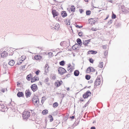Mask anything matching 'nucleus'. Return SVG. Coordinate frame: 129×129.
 Segmentation results:
<instances>
[{
    "instance_id": "obj_1",
    "label": "nucleus",
    "mask_w": 129,
    "mask_h": 129,
    "mask_svg": "<svg viewBox=\"0 0 129 129\" xmlns=\"http://www.w3.org/2000/svg\"><path fill=\"white\" fill-rule=\"evenodd\" d=\"M32 102L34 105L36 107H38L39 104V99L37 96H35L33 97Z\"/></svg>"
},
{
    "instance_id": "obj_2",
    "label": "nucleus",
    "mask_w": 129,
    "mask_h": 129,
    "mask_svg": "<svg viewBox=\"0 0 129 129\" xmlns=\"http://www.w3.org/2000/svg\"><path fill=\"white\" fill-rule=\"evenodd\" d=\"M30 112L24 111L23 113V117L24 119H27L30 116Z\"/></svg>"
},
{
    "instance_id": "obj_3",
    "label": "nucleus",
    "mask_w": 129,
    "mask_h": 129,
    "mask_svg": "<svg viewBox=\"0 0 129 129\" xmlns=\"http://www.w3.org/2000/svg\"><path fill=\"white\" fill-rule=\"evenodd\" d=\"M7 51H4L1 53V56L2 58H4L6 57L8 55H12L13 54V52L12 50H11V54L7 53Z\"/></svg>"
},
{
    "instance_id": "obj_4",
    "label": "nucleus",
    "mask_w": 129,
    "mask_h": 129,
    "mask_svg": "<svg viewBox=\"0 0 129 129\" xmlns=\"http://www.w3.org/2000/svg\"><path fill=\"white\" fill-rule=\"evenodd\" d=\"M66 72L67 71L66 70L63 68L60 67L58 69V72L61 75H62Z\"/></svg>"
},
{
    "instance_id": "obj_5",
    "label": "nucleus",
    "mask_w": 129,
    "mask_h": 129,
    "mask_svg": "<svg viewBox=\"0 0 129 129\" xmlns=\"http://www.w3.org/2000/svg\"><path fill=\"white\" fill-rule=\"evenodd\" d=\"M91 95V92L89 90H88L83 95V98L86 99L88 98Z\"/></svg>"
},
{
    "instance_id": "obj_6",
    "label": "nucleus",
    "mask_w": 129,
    "mask_h": 129,
    "mask_svg": "<svg viewBox=\"0 0 129 129\" xmlns=\"http://www.w3.org/2000/svg\"><path fill=\"white\" fill-rule=\"evenodd\" d=\"M101 83V80L100 78L98 77L95 81L94 83V87L99 85Z\"/></svg>"
},
{
    "instance_id": "obj_7",
    "label": "nucleus",
    "mask_w": 129,
    "mask_h": 129,
    "mask_svg": "<svg viewBox=\"0 0 129 129\" xmlns=\"http://www.w3.org/2000/svg\"><path fill=\"white\" fill-rule=\"evenodd\" d=\"M30 87L32 90L34 92H35L38 89V87L35 84L32 85Z\"/></svg>"
},
{
    "instance_id": "obj_8",
    "label": "nucleus",
    "mask_w": 129,
    "mask_h": 129,
    "mask_svg": "<svg viewBox=\"0 0 129 129\" xmlns=\"http://www.w3.org/2000/svg\"><path fill=\"white\" fill-rule=\"evenodd\" d=\"M7 107L4 106L2 104H0V110L4 112L5 111Z\"/></svg>"
},
{
    "instance_id": "obj_9",
    "label": "nucleus",
    "mask_w": 129,
    "mask_h": 129,
    "mask_svg": "<svg viewBox=\"0 0 129 129\" xmlns=\"http://www.w3.org/2000/svg\"><path fill=\"white\" fill-rule=\"evenodd\" d=\"M60 27V26L59 24L58 23H56V25H55V26L53 27H52V26H51V29H56L57 30H59V28Z\"/></svg>"
},
{
    "instance_id": "obj_10",
    "label": "nucleus",
    "mask_w": 129,
    "mask_h": 129,
    "mask_svg": "<svg viewBox=\"0 0 129 129\" xmlns=\"http://www.w3.org/2000/svg\"><path fill=\"white\" fill-rule=\"evenodd\" d=\"M52 14L53 15V17L54 18L55 16H57L58 13L55 10H52Z\"/></svg>"
},
{
    "instance_id": "obj_11",
    "label": "nucleus",
    "mask_w": 129,
    "mask_h": 129,
    "mask_svg": "<svg viewBox=\"0 0 129 129\" xmlns=\"http://www.w3.org/2000/svg\"><path fill=\"white\" fill-rule=\"evenodd\" d=\"M25 94L26 98L30 97L31 95V93L28 89L26 90L25 92Z\"/></svg>"
},
{
    "instance_id": "obj_12",
    "label": "nucleus",
    "mask_w": 129,
    "mask_h": 129,
    "mask_svg": "<svg viewBox=\"0 0 129 129\" xmlns=\"http://www.w3.org/2000/svg\"><path fill=\"white\" fill-rule=\"evenodd\" d=\"M17 95L18 97H24V95L23 93L22 92H19L17 94Z\"/></svg>"
},
{
    "instance_id": "obj_13",
    "label": "nucleus",
    "mask_w": 129,
    "mask_h": 129,
    "mask_svg": "<svg viewBox=\"0 0 129 129\" xmlns=\"http://www.w3.org/2000/svg\"><path fill=\"white\" fill-rule=\"evenodd\" d=\"M95 71V69L92 67H88L87 69V72H92Z\"/></svg>"
},
{
    "instance_id": "obj_14",
    "label": "nucleus",
    "mask_w": 129,
    "mask_h": 129,
    "mask_svg": "<svg viewBox=\"0 0 129 129\" xmlns=\"http://www.w3.org/2000/svg\"><path fill=\"white\" fill-rule=\"evenodd\" d=\"M61 84V83L58 80H57L55 83V85L57 87H58L60 86Z\"/></svg>"
},
{
    "instance_id": "obj_15",
    "label": "nucleus",
    "mask_w": 129,
    "mask_h": 129,
    "mask_svg": "<svg viewBox=\"0 0 129 129\" xmlns=\"http://www.w3.org/2000/svg\"><path fill=\"white\" fill-rule=\"evenodd\" d=\"M38 80V78L37 77L35 76L33 78V77L32 78L31 82L32 83L33 82L36 81H37Z\"/></svg>"
},
{
    "instance_id": "obj_16",
    "label": "nucleus",
    "mask_w": 129,
    "mask_h": 129,
    "mask_svg": "<svg viewBox=\"0 0 129 129\" xmlns=\"http://www.w3.org/2000/svg\"><path fill=\"white\" fill-rule=\"evenodd\" d=\"M33 77V76L32 75L30 74L27 76L26 77V79L27 80L30 81L31 80L32 78Z\"/></svg>"
},
{
    "instance_id": "obj_17",
    "label": "nucleus",
    "mask_w": 129,
    "mask_h": 129,
    "mask_svg": "<svg viewBox=\"0 0 129 129\" xmlns=\"http://www.w3.org/2000/svg\"><path fill=\"white\" fill-rule=\"evenodd\" d=\"M91 39L88 40L83 41V44L85 45V46H87V45L89 44L90 41Z\"/></svg>"
},
{
    "instance_id": "obj_18",
    "label": "nucleus",
    "mask_w": 129,
    "mask_h": 129,
    "mask_svg": "<svg viewBox=\"0 0 129 129\" xmlns=\"http://www.w3.org/2000/svg\"><path fill=\"white\" fill-rule=\"evenodd\" d=\"M88 54H95L97 53V52L96 51L93 50H89L88 51Z\"/></svg>"
},
{
    "instance_id": "obj_19",
    "label": "nucleus",
    "mask_w": 129,
    "mask_h": 129,
    "mask_svg": "<svg viewBox=\"0 0 129 129\" xmlns=\"http://www.w3.org/2000/svg\"><path fill=\"white\" fill-rule=\"evenodd\" d=\"M79 72L78 70H76L74 71V75L76 76H78L79 74Z\"/></svg>"
},
{
    "instance_id": "obj_20",
    "label": "nucleus",
    "mask_w": 129,
    "mask_h": 129,
    "mask_svg": "<svg viewBox=\"0 0 129 129\" xmlns=\"http://www.w3.org/2000/svg\"><path fill=\"white\" fill-rule=\"evenodd\" d=\"M45 67V72L46 73L49 71L48 65L47 64H46Z\"/></svg>"
},
{
    "instance_id": "obj_21",
    "label": "nucleus",
    "mask_w": 129,
    "mask_h": 129,
    "mask_svg": "<svg viewBox=\"0 0 129 129\" xmlns=\"http://www.w3.org/2000/svg\"><path fill=\"white\" fill-rule=\"evenodd\" d=\"M61 15L63 17H64L67 16V14L66 11H63L61 13Z\"/></svg>"
},
{
    "instance_id": "obj_22",
    "label": "nucleus",
    "mask_w": 129,
    "mask_h": 129,
    "mask_svg": "<svg viewBox=\"0 0 129 129\" xmlns=\"http://www.w3.org/2000/svg\"><path fill=\"white\" fill-rule=\"evenodd\" d=\"M14 63L15 62L13 60H12L9 62V65H10L11 66H12L14 65Z\"/></svg>"
},
{
    "instance_id": "obj_23",
    "label": "nucleus",
    "mask_w": 129,
    "mask_h": 129,
    "mask_svg": "<svg viewBox=\"0 0 129 129\" xmlns=\"http://www.w3.org/2000/svg\"><path fill=\"white\" fill-rule=\"evenodd\" d=\"M70 10L71 12H74L75 11V7L73 5L70 8Z\"/></svg>"
},
{
    "instance_id": "obj_24",
    "label": "nucleus",
    "mask_w": 129,
    "mask_h": 129,
    "mask_svg": "<svg viewBox=\"0 0 129 129\" xmlns=\"http://www.w3.org/2000/svg\"><path fill=\"white\" fill-rule=\"evenodd\" d=\"M59 64L61 66H63L65 64V61L64 60L61 61L59 62Z\"/></svg>"
},
{
    "instance_id": "obj_25",
    "label": "nucleus",
    "mask_w": 129,
    "mask_h": 129,
    "mask_svg": "<svg viewBox=\"0 0 129 129\" xmlns=\"http://www.w3.org/2000/svg\"><path fill=\"white\" fill-rule=\"evenodd\" d=\"M77 44H76L73 45L72 47V49L73 50H76L78 48Z\"/></svg>"
},
{
    "instance_id": "obj_26",
    "label": "nucleus",
    "mask_w": 129,
    "mask_h": 129,
    "mask_svg": "<svg viewBox=\"0 0 129 129\" xmlns=\"http://www.w3.org/2000/svg\"><path fill=\"white\" fill-rule=\"evenodd\" d=\"M48 113V110H44L42 112V113L43 114H46Z\"/></svg>"
},
{
    "instance_id": "obj_27",
    "label": "nucleus",
    "mask_w": 129,
    "mask_h": 129,
    "mask_svg": "<svg viewBox=\"0 0 129 129\" xmlns=\"http://www.w3.org/2000/svg\"><path fill=\"white\" fill-rule=\"evenodd\" d=\"M77 42L78 44H81V41L79 38H78L77 40Z\"/></svg>"
},
{
    "instance_id": "obj_28",
    "label": "nucleus",
    "mask_w": 129,
    "mask_h": 129,
    "mask_svg": "<svg viewBox=\"0 0 129 129\" xmlns=\"http://www.w3.org/2000/svg\"><path fill=\"white\" fill-rule=\"evenodd\" d=\"M58 105V104L57 102H55L54 103L53 105V106L54 108H56L57 107Z\"/></svg>"
},
{
    "instance_id": "obj_29",
    "label": "nucleus",
    "mask_w": 129,
    "mask_h": 129,
    "mask_svg": "<svg viewBox=\"0 0 129 129\" xmlns=\"http://www.w3.org/2000/svg\"><path fill=\"white\" fill-rule=\"evenodd\" d=\"M91 13V11L89 10L87 11H86V14L87 15H89Z\"/></svg>"
},
{
    "instance_id": "obj_30",
    "label": "nucleus",
    "mask_w": 129,
    "mask_h": 129,
    "mask_svg": "<svg viewBox=\"0 0 129 129\" xmlns=\"http://www.w3.org/2000/svg\"><path fill=\"white\" fill-rule=\"evenodd\" d=\"M48 117L50 118V121L52 122L53 120V118L51 115H49L48 116Z\"/></svg>"
},
{
    "instance_id": "obj_31",
    "label": "nucleus",
    "mask_w": 129,
    "mask_h": 129,
    "mask_svg": "<svg viewBox=\"0 0 129 129\" xmlns=\"http://www.w3.org/2000/svg\"><path fill=\"white\" fill-rule=\"evenodd\" d=\"M85 78L86 79L88 80L90 79V77L89 75H86L85 76Z\"/></svg>"
},
{
    "instance_id": "obj_32",
    "label": "nucleus",
    "mask_w": 129,
    "mask_h": 129,
    "mask_svg": "<svg viewBox=\"0 0 129 129\" xmlns=\"http://www.w3.org/2000/svg\"><path fill=\"white\" fill-rule=\"evenodd\" d=\"M103 62H100L99 63V66L101 68H102L103 67Z\"/></svg>"
},
{
    "instance_id": "obj_33",
    "label": "nucleus",
    "mask_w": 129,
    "mask_h": 129,
    "mask_svg": "<svg viewBox=\"0 0 129 129\" xmlns=\"http://www.w3.org/2000/svg\"><path fill=\"white\" fill-rule=\"evenodd\" d=\"M116 17V15L113 13V12H112V19H115Z\"/></svg>"
},
{
    "instance_id": "obj_34",
    "label": "nucleus",
    "mask_w": 129,
    "mask_h": 129,
    "mask_svg": "<svg viewBox=\"0 0 129 129\" xmlns=\"http://www.w3.org/2000/svg\"><path fill=\"white\" fill-rule=\"evenodd\" d=\"M23 61V60H20L19 61H18L17 62V64L18 65H20L22 63V62Z\"/></svg>"
},
{
    "instance_id": "obj_35",
    "label": "nucleus",
    "mask_w": 129,
    "mask_h": 129,
    "mask_svg": "<svg viewBox=\"0 0 129 129\" xmlns=\"http://www.w3.org/2000/svg\"><path fill=\"white\" fill-rule=\"evenodd\" d=\"M34 58L35 59L37 60L40 59V58H39V56L38 55H35L34 56Z\"/></svg>"
},
{
    "instance_id": "obj_36",
    "label": "nucleus",
    "mask_w": 129,
    "mask_h": 129,
    "mask_svg": "<svg viewBox=\"0 0 129 129\" xmlns=\"http://www.w3.org/2000/svg\"><path fill=\"white\" fill-rule=\"evenodd\" d=\"M89 21H92L93 23H94L95 22V20H94V19L93 18H91L88 20Z\"/></svg>"
},
{
    "instance_id": "obj_37",
    "label": "nucleus",
    "mask_w": 129,
    "mask_h": 129,
    "mask_svg": "<svg viewBox=\"0 0 129 129\" xmlns=\"http://www.w3.org/2000/svg\"><path fill=\"white\" fill-rule=\"evenodd\" d=\"M67 70L68 71H69L70 72H71L73 71L72 69H71V68H69L68 69V68Z\"/></svg>"
},
{
    "instance_id": "obj_38",
    "label": "nucleus",
    "mask_w": 129,
    "mask_h": 129,
    "mask_svg": "<svg viewBox=\"0 0 129 129\" xmlns=\"http://www.w3.org/2000/svg\"><path fill=\"white\" fill-rule=\"evenodd\" d=\"M83 34V33L82 31H80L78 33V35L80 36H82Z\"/></svg>"
},
{
    "instance_id": "obj_39",
    "label": "nucleus",
    "mask_w": 129,
    "mask_h": 129,
    "mask_svg": "<svg viewBox=\"0 0 129 129\" xmlns=\"http://www.w3.org/2000/svg\"><path fill=\"white\" fill-rule=\"evenodd\" d=\"M21 60H23L24 61L25 59V56H21Z\"/></svg>"
},
{
    "instance_id": "obj_40",
    "label": "nucleus",
    "mask_w": 129,
    "mask_h": 129,
    "mask_svg": "<svg viewBox=\"0 0 129 129\" xmlns=\"http://www.w3.org/2000/svg\"><path fill=\"white\" fill-rule=\"evenodd\" d=\"M89 62L91 63H93V59H92V58H89Z\"/></svg>"
},
{
    "instance_id": "obj_41",
    "label": "nucleus",
    "mask_w": 129,
    "mask_h": 129,
    "mask_svg": "<svg viewBox=\"0 0 129 129\" xmlns=\"http://www.w3.org/2000/svg\"><path fill=\"white\" fill-rule=\"evenodd\" d=\"M107 45H103V49H107Z\"/></svg>"
},
{
    "instance_id": "obj_42",
    "label": "nucleus",
    "mask_w": 129,
    "mask_h": 129,
    "mask_svg": "<svg viewBox=\"0 0 129 129\" xmlns=\"http://www.w3.org/2000/svg\"><path fill=\"white\" fill-rule=\"evenodd\" d=\"M65 43V41H63V42H61L60 43V45L61 46H63V44Z\"/></svg>"
},
{
    "instance_id": "obj_43",
    "label": "nucleus",
    "mask_w": 129,
    "mask_h": 129,
    "mask_svg": "<svg viewBox=\"0 0 129 129\" xmlns=\"http://www.w3.org/2000/svg\"><path fill=\"white\" fill-rule=\"evenodd\" d=\"M3 66L4 68H6L7 67V64L5 63H4L3 64Z\"/></svg>"
},
{
    "instance_id": "obj_44",
    "label": "nucleus",
    "mask_w": 129,
    "mask_h": 129,
    "mask_svg": "<svg viewBox=\"0 0 129 129\" xmlns=\"http://www.w3.org/2000/svg\"><path fill=\"white\" fill-rule=\"evenodd\" d=\"M48 78H46L44 80L45 82H46V84H47V82L48 81Z\"/></svg>"
},
{
    "instance_id": "obj_45",
    "label": "nucleus",
    "mask_w": 129,
    "mask_h": 129,
    "mask_svg": "<svg viewBox=\"0 0 129 129\" xmlns=\"http://www.w3.org/2000/svg\"><path fill=\"white\" fill-rule=\"evenodd\" d=\"M108 52L107 51H106L104 53V55L105 56H107L108 55Z\"/></svg>"
},
{
    "instance_id": "obj_46",
    "label": "nucleus",
    "mask_w": 129,
    "mask_h": 129,
    "mask_svg": "<svg viewBox=\"0 0 129 129\" xmlns=\"http://www.w3.org/2000/svg\"><path fill=\"white\" fill-rule=\"evenodd\" d=\"M76 27H78L80 28H82L83 27L82 26H79L78 25H76Z\"/></svg>"
},
{
    "instance_id": "obj_47",
    "label": "nucleus",
    "mask_w": 129,
    "mask_h": 129,
    "mask_svg": "<svg viewBox=\"0 0 129 129\" xmlns=\"http://www.w3.org/2000/svg\"><path fill=\"white\" fill-rule=\"evenodd\" d=\"M40 72V71L39 70H38V71H37L36 72V74L37 75H38L39 74V72Z\"/></svg>"
},
{
    "instance_id": "obj_48",
    "label": "nucleus",
    "mask_w": 129,
    "mask_h": 129,
    "mask_svg": "<svg viewBox=\"0 0 129 129\" xmlns=\"http://www.w3.org/2000/svg\"><path fill=\"white\" fill-rule=\"evenodd\" d=\"M91 30L93 31H96L97 30V29L96 28H91Z\"/></svg>"
},
{
    "instance_id": "obj_49",
    "label": "nucleus",
    "mask_w": 129,
    "mask_h": 129,
    "mask_svg": "<svg viewBox=\"0 0 129 129\" xmlns=\"http://www.w3.org/2000/svg\"><path fill=\"white\" fill-rule=\"evenodd\" d=\"M79 11H80V13H81L83 12V10L82 9H79Z\"/></svg>"
},
{
    "instance_id": "obj_50",
    "label": "nucleus",
    "mask_w": 129,
    "mask_h": 129,
    "mask_svg": "<svg viewBox=\"0 0 129 129\" xmlns=\"http://www.w3.org/2000/svg\"><path fill=\"white\" fill-rule=\"evenodd\" d=\"M70 74H68L66 75V77L68 78L70 76Z\"/></svg>"
},
{
    "instance_id": "obj_51",
    "label": "nucleus",
    "mask_w": 129,
    "mask_h": 129,
    "mask_svg": "<svg viewBox=\"0 0 129 129\" xmlns=\"http://www.w3.org/2000/svg\"><path fill=\"white\" fill-rule=\"evenodd\" d=\"M108 1L109 2H110L111 3H114V1H112V0H109V1Z\"/></svg>"
},
{
    "instance_id": "obj_52",
    "label": "nucleus",
    "mask_w": 129,
    "mask_h": 129,
    "mask_svg": "<svg viewBox=\"0 0 129 129\" xmlns=\"http://www.w3.org/2000/svg\"><path fill=\"white\" fill-rule=\"evenodd\" d=\"M56 77L55 75H53L52 76V78L53 79H55L56 78Z\"/></svg>"
},
{
    "instance_id": "obj_53",
    "label": "nucleus",
    "mask_w": 129,
    "mask_h": 129,
    "mask_svg": "<svg viewBox=\"0 0 129 129\" xmlns=\"http://www.w3.org/2000/svg\"><path fill=\"white\" fill-rule=\"evenodd\" d=\"M93 82V80H89V81H88V83H92Z\"/></svg>"
},
{
    "instance_id": "obj_54",
    "label": "nucleus",
    "mask_w": 129,
    "mask_h": 129,
    "mask_svg": "<svg viewBox=\"0 0 129 129\" xmlns=\"http://www.w3.org/2000/svg\"><path fill=\"white\" fill-rule=\"evenodd\" d=\"M70 20H68V22L67 23V25H69L70 24Z\"/></svg>"
},
{
    "instance_id": "obj_55",
    "label": "nucleus",
    "mask_w": 129,
    "mask_h": 129,
    "mask_svg": "<svg viewBox=\"0 0 129 129\" xmlns=\"http://www.w3.org/2000/svg\"><path fill=\"white\" fill-rule=\"evenodd\" d=\"M25 65H24L21 66V69L22 70H23L24 69H25Z\"/></svg>"
},
{
    "instance_id": "obj_56",
    "label": "nucleus",
    "mask_w": 129,
    "mask_h": 129,
    "mask_svg": "<svg viewBox=\"0 0 129 129\" xmlns=\"http://www.w3.org/2000/svg\"><path fill=\"white\" fill-rule=\"evenodd\" d=\"M112 20H110L109 21H108V23L109 24H110L112 23Z\"/></svg>"
},
{
    "instance_id": "obj_57",
    "label": "nucleus",
    "mask_w": 129,
    "mask_h": 129,
    "mask_svg": "<svg viewBox=\"0 0 129 129\" xmlns=\"http://www.w3.org/2000/svg\"><path fill=\"white\" fill-rule=\"evenodd\" d=\"M75 118V116H70V118H72V119H73L74 118Z\"/></svg>"
},
{
    "instance_id": "obj_58",
    "label": "nucleus",
    "mask_w": 129,
    "mask_h": 129,
    "mask_svg": "<svg viewBox=\"0 0 129 129\" xmlns=\"http://www.w3.org/2000/svg\"><path fill=\"white\" fill-rule=\"evenodd\" d=\"M90 129H95V128L94 126H93L91 127Z\"/></svg>"
},
{
    "instance_id": "obj_59",
    "label": "nucleus",
    "mask_w": 129,
    "mask_h": 129,
    "mask_svg": "<svg viewBox=\"0 0 129 129\" xmlns=\"http://www.w3.org/2000/svg\"><path fill=\"white\" fill-rule=\"evenodd\" d=\"M48 54L49 55L51 56L52 55V53L51 52H49L48 53Z\"/></svg>"
},
{
    "instance_id": "obj_60",
    "label": "nucleus",
    "mask_w": 129,
    "mask_h": 129,
    "mask_svg": "<svg viewBox=\"0 0 129 129\" xmlns=\"http://www.w3.org/2000/svg\"><path fill=\"white\" fill-rule=\"evenodd\" d=\"M5 89H3L2 90V91L3 92H4L5 91Z\"/></svg>"
},
{
    "instance_id": "obj_61",
    "label": "nucleus",
    "mask_w": 129,
    "mask_h": 129,
    "mask_svg": "<svg viewBox=\"0 0 129 129\" xmlns=\"http://www.w3.org/2000/svg\"><path fill=\"white\" fill-rule=\"evenodd\" d=\"M80 100L81 101L83 102V99L82 98H81L80 99Z\"/></svg>"
},
{
    "instance_id": "obj_62",
    "label": "nucleus",
    "mask_w": 129,
    "mask_h": 129,
    "mask_svg": "<svg viewBox=\"0 0 129 129\" xmlns=\"http://www.w3.org/2000/svg\"><path fill=\"white\" fill-rule=\"evenodd\" d=\"M71 65L70 64H69V65H68V69L69 68H70V67H71Z\"/></svg>"
},
{
    "instance_id": "obj_63",
    "label": "nucleus",
    "mask_w": 129,
    "mask_h": 129,
    "mask_svg": "<svg viewBox=\"0 0 129 129\" xmlns=\"http://www.w3.org/2000/svg\"><path fill=\"white\" fill-rule=\"evenodd\" d=\"M56 20L58 21H59V18H58V17H56Z\"/></svg>"
},
{
    "instance_id": "obj_64",
    "label": "nucleus",
    "mask_w": 129,
    "mask_h": 129,
    "mask_svg": "<svg viewBox=\"0 0 129 129\" xmlns=\"http://www.w3.org/2000/svg\"><path fill=\"white\" fill-rule=\"evenodd\" d=\"M88 105L86 103V104L84 106V107H86Z\"/></svg>"
}]
</instances>
